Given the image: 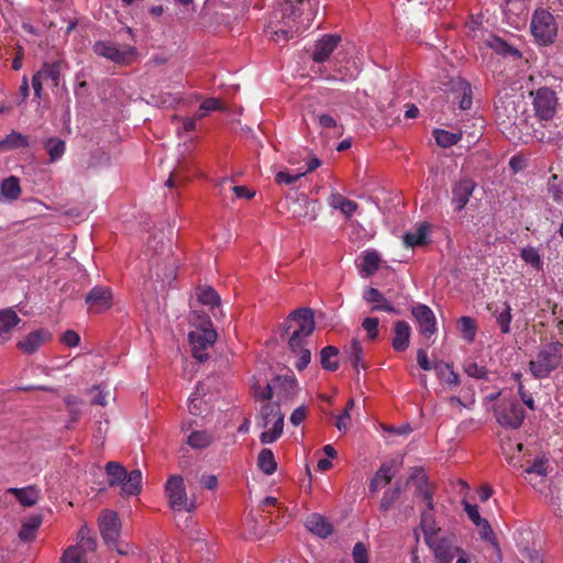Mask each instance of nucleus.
<instances>
[{"label":"nucleus","instance_id":"1","mask_svg":"<svg viewBox=\"0 0 563 563\" xmlns=\"http://www.w3.org/2000/svg\"><path fill=\"white\" fill-rule=\"evenodd\" d=\"M318 8L319 0H278L266 33L275 42L299 36L311 26Z\"/></svg>","mask_w":563,"mask_h":563},{"label":"nucleus","instance_id":"2","mask_svg":"<svg viewBox=\"0 0 563 563\" xmlns=\"http://www.w3.org/2000/svg\"><path fill=\"white\" fill-rule=\"evenodd\" d=\"M316 329L313 312L309 308L292 311L283 324L282 338L287 335L289 349L300 347Z\"/></svg>","mask_w":563,"mask_h":563},{"label":"nucleus","instance_id":"3","mask_svg":"<svg viewBox=\"0 0 563 563\" xmlns=\"http://www.w3.org/2000/svg\"><path fill=\"white\" fill-rule=\"evenodd\" d=\"M563 344L552 341L540 346L536 356L529 362V371L537 379L550 376L562 364Z\"/></svg>","mask_w":563,"mask_h":563},{"label":"nucleus","instance_id":"4","mask_svg":"<svg viewBox=\"0 0 563 563\" xmlns=\"http://www.w3.org/2000/svg\"><path fill=\"white\" fill-rule=\"evenodd\" d=\"M98 526L104 543L110 549L115 550L122 555L129 554L128 544L124 547L119 544L121 521L115 511L109 509L102 510L98 518Z\"/></svg>","mask_w":563,"mask_h":563},{"label":"nucleus","instance_id":"5","mask_svg":"<svg viewBox=\"0 0 563 563\" xmlns=\"http://www.w3.org/2000/svg\"><path fill=\"white\" fill-rule=\"evenodd\" d=\"M217 336L218 334L212 329L209 319L205 320L199 329L189 332L188 339L191 345V354L199 363L208 360L209 355L205 351L214 344Z\"/></svg>","mask_w":563,"mask_h":563},{"label":"nucleus","instance_id":"6","mask_svg":"<svg viewBox=\"0 0 563 563\" xmlns=\"http://www.w3.org/2000/svg\"><path fill=\"white\" fill-rule=\"evenodd\" d=\"M534 115L540 121H551L558 109L559 100L556 92L549 87H540L530 91Z\"/></svg>","mask_w":563,"mask_h":563},{"label":"nucleus","instance_id":"7","mask_svg":"<svg viewBox=\"0 0 563 563\" xmlns=\"http://www.w3.org/2000/svg\"><path fill=\"white\" fill-rule=\"evenodd\" d=\"M494 415L500 426L514 430L519 429L525 420V410L514 398H503L494 407Z\"/></svg>","mask_w":563,"mask_h":563},{"label":"nucleus","instance_id":"8","mask_svg":"<svg viewBox=\"0 0 563 563\" xmlns=\"http://www.w3.org/2000/svg\"><path fill=\"white\" fill-rule=\"evenodd\" d=\"M165 494L172 509L187 512L196 509V501L195 499L189 500L184 478L180 475L169 476L165 484Z\"/></svg>","mask_w":563,"mask_h":563},{"label":"nucleus","instance_id":"9","mask_svg":"<svg viewBox=\"0 0 563 563\" xmlns=\"http://www.w3.org/2000/svg\"><path fill=\"white\" fill-rule=\"evenodd\" d=\"M531 32L538 42L548 45L558 35V24L552 13L547 9H537L531 20Z\"/></svg>","mask_w":563,"mask_h":563},{"label":"nucleus","instance_id":"10","mask_svg":"<svg viewBox=\"0 0 563 563\" xmlns=\"http://www.w3.org/2000/svg\"><path fill=\"white\" fill-rule=\"evenodd\" d=\"M93 52L117 64L129 65L136 58V49L130 45H119L109 41H98L93 45Z\"/></svg>","mask_w":563,"mask_h":563},{"label":"nucleus","instance_id":"11","mask_svg":"<svg viewBox=\"0 0 563 563\" xmlns=\"http://www.w3.org/2000/svg\"><path fill=\"white\" fill-rule=\"evenodd\" d=\"M64 65L65 62L62 59L44 62L42 64L41 68L32 77V87L35 98H42L43 81L49 80L53 88L59 86Z\"/></svg>","mask_w":563,"mask_h":563},{"label":"nucleus","instance_id":"12","mask_svg":"<svg viewBox=\"0 0 563 563\" xmlns=\"http://www.w3.org/2000/svg\"><path fill=\"white\" fill-rule=\"evenodd\" d=\"M88 311L102 313L112 307V290L106 286H95L86 296Z\"/></svg>","mask_w":563,"mask_h":563},{"label":"nucleus","instance_id":"13","mask_svg":"<svg viewBox=\"0 0 563 563\" xmlns=\"http://www.w3.org/2000/svg\"><path fill=\"white\" fill-rule=\"evenodd\" d=\"M411 313L419 324V332L421 335L430 338L437 332L435 316L430 307L419 303L412 308Z\"/></svg>","mask_w":563,"mask_h":563},{"label":"nucleus","instance_id":"14","mask_svg":"<svg viewBox=\"0 0 563 563\" xmlns=\"http://www.w3.org/2000/svg\"><path fill=\"white\" fill-rule=\"evenodd\" d=\"M427 544L433 550L437 563H452L455 555L461 552V549L450 538H438L437 536Z\"/></svg>","mask_w":563,"mask_h":563},{"label":"nucleus","instance_id":"15","mask_svg":"<svg viewBox=\"0 0 563 563\" xmlns=\"http://www.w3.org/2000/svg\"><path fill=\"white\" fill-rule=\"evenodd\" d=\"M475 186V183L470 178H464L453 184L451 201L455 211H462L466 207Z\"/></svg>","mask_w":563,"mask_h":563},{"label":"nucleus","instance_id":"16","mask_svg":"<svg viewBox=\"0 0 563 563\" xmlns=\"http://www.w3.org/2000/svg\"><path fill=\"white\" fill-rule=\"evenodd\" d=\"M341 37L334 34L323 35L314 44V51L312 53V59L316 63H323L329 59L330 55L338 47Z\"/></svg>","mask_w":563,"mask_h":563},{"label":"nucleus","instance_id":"17","mask_svg":"<svg viewBox=\"0 0 563 563\" xmlns=\"http://www.w3.org/2000/svg\"><path fill=\"white\" fill-rule=\"evenodd\" d=\"M49 339L51 333L47 330L38 329L19 341L16 346L24 354H33Z\"/></svg>","mask_w":563,"mask_h":563},{"label":"nucleus","instance_id":"18","mask_svg":"<svg viewBox=\"0 0 563 563\" xmlns=\"http://www.w3.org/2000/svg\"><path fill=\"white\" fill-rule=\"evenodd\" d=\"M21 319L12 309L0 310V344L8 342Z\"/></svg>","mask_w":563,"mask_h":563},{"label":"nucleus","instance_id":"19","mask_svg":"<svg viewBox=\"0 0 563 563\" xmlns=\"http://www.w3.org/2000/svg\"><path fill=\"white\" fill-rule=\"evenodd\" d=\"M487 309L496 318L500 332L507 334L510 332V323L512 320L511 308L508 302H503L500 306L497 303H489Z\"/></svg>","mask_w":563,"mask_h":563},{"label":"nucleus","instance_id":"20","mask_svg":"<svg viewBox=\"0 0 563 563\" xmlns=\"http://www.w3.org/2000/svg\"><path fill=\"white\" fill-rule=\"evenodd\" d=\"M410 335V325L404 320H397L394 323L393 349L397 352L406 351L409 346Z\"/></svg>","mask_w":563,"mask_h":563},{"label":"nucleus","instance_id":"21","mask_svg":"<svg viewBox=\"0 0 563 563\" xmlns=\"http://www.w3.org/2000/svg\"><path fill=\"white\" fill-rule=\"evenodd\" d=\"M306 528L321 538H327L333 531L332 525L321 515L312 514L305 522Z\"/></svg>","mask_w":563,"mask_h":563},{"label":"nucleus","instance_id":"22","mask_svg":"<svg viewBox=\"0 0 563 563\" xmlns=\"http://www.w3.org/2000/svg\"><path fill=\"white\" fill-rule=\"evenodd\" d=\"M453 92L455 99H459V107L461 110H468L472 107V87L466 80L459 78L453 81Z\"/></svg>","mask_w":563,"mask_h":563},{"label":"nucleus","instance_id":"23","mask_svg":"<svg viewBox=\"0 0 563 563\" xmlns=\"http://www.w3.org/2000/svg\"><path fill=\"white\" fill-rule=\"evenodd\" d=\"M486 44L489 48H492L496 54L503 57H510L512 59H519L521 57L520 52L505 42L503 38L490 35L486 41Z\"/></svg>","mask_w":563,"mask_h":563},{"label":"nucleus","instance_id":"24","mask_svg":"<svg viewBox=\"0 0 563 563\" xmlns=\"http://www.w3.org/2000/svg\"><path fill=\"white\" fill-rule=\"evenodd\" d=\"M197 298L200 303L210 307V310L214 317H218L217 310H219L221 312L220 296L212 287H210V286L199 287L197 289Z\"/></svg>","mask_w":563,"mask_h":563},{"label":"nucleus","instance_id":"25","mask_svg":"<svg viewBox=\"0 0 563 563\" xmlns=\"http://www.w3.org/2000/svg\"><path fill=\"white\" fill-rule=\"evenodd\" d=\"M142 490V472L140 470H133L126 473V477L121 484L122 496H136Z\"/></svg>","mask_w":563,"mask_h":563},{"label":"nucleus","instance_id":"26","mask_svg":"<svg viewBox=\"0 0 563 563\" xmlns=\"http://www.w3.org/2000/svg\"><path fill=\"white\" fill-rule=\"evenodd\" d=\"M328 203L331 208L340 210L347 219L351 218L358 208L355 201L339 192H332L328 199Z\"/></svg>","mask_w":563,"mask_h":563},{"label":"nucleus","instance_id":"27","mask_svg":"<svg viewBox=\"0 0 563 563\" xmlns=\"http://www.w3.org/2000/svg\"><path fill=\"white\" fill-rule=\"evenodd\" d=\"M8 493L13 495L24 507L34 506L40 498V492L35 486H27L22 488L12 487L8 489Z\"/></svg>","mask_w":563,"mask_h":563},{"label":"nucleus","instance_id":"28","mask_svg":"<svg viewBox=\"0 0 563 563\" xmlns=\"http://www.w3.org/2000/svg\"><path fill=\"white\" fill-rule=\"evenodd\" d=\"M364 299L367 302L375 303L372 310L397 313L396 308L376 288L369 287L364 294Z\"/></svg>","mask_w":563,"mask_h":563},{"label":"nucleus","instance_id":"29","mask_svg":"<svg viewBox=\"0 0 563 563\" xmlns=\"http://www.w3.org/2000/svg\"><path fill=\"white\" fill-rule=\"evenodd\" d=\"M395 473L393 472V465L389 463H384L380 465L378 471L375 473L369 483L371 493H376L379 488L388 485Z\"/></svg>","mask_w":563,"mask_h":563},{"label":"nucleus","instance_id":"30","mask_svg":"<svg viewBox=\"0 0 563 563\" xmlns=\"http://www.w3.org/2000/svg\"><path fill=\"white\" fill-rule=\"evenodd\" d=\"M420 527L424 536L426 543H430L435 539L440 528L437 525L433 511L422 510L420 515Z\"/></svg>","mask_w":563,"mask_h":563},{"label":"nucleus","instance_id":"31","mask_svg":"<svg viewBox=\"0 0 563 563\" xmlns=\"http://www.w3.org/2000/svg\"><path fill=\"white\" fill-rule=\"evenodd\" d=\"M42 515H32L22 523L19 538L23 542H31L35 539V532L42 525Z\"/></svg>","mask_w":563,"mask_h":563},{"label":"nucleus","instance_id":"32","mask_svg":"<svg viewBox=\"0 0 563 563\" xmlns=\"http://www.w3.org/2000/svg\"><path fill=\"white\" fill-rule=\"evenodd\" d=\"M344 354L357 373L360 367L364 369L366 368V365L363 362V349L357 339H353L351 343L344 347Z\"/></svg>","mask_w":563,"mask_h":563},{"label":"nucleus","instance_id":"33","mask_svg":"<svg viewBox=\"0 0 563 563\" xmlns=\"http://www.w3.org/2000/svg\"><path fill=\"white\" fill-rule=\"evenodd\" d=\"M415 496L417 499H419L426 506L424 510H427V511L434 510L433 493L429 487L427 477L422 476L419 478L417 488L415 492Z\"/></svg>","mask_w":563,"mask_h":563},{"label":"nucleus","instance_id":"34","mask_svg":"<svg viewBox=\"0 0 563 563\" xmlns=\"http://www.w3.org/2000/svg\"><path fill=\"white\" fill-rule=\"evenodd\" d=\"M523 473L525 478L529 482H532V476H537L540 478V483H544L548 474V460L544 456L537 457Z\"/></svg>","mask_w":563,"mask_h":563},{"label":"nucleus","instance_id":"35","mask_svg":"<svg viewBox=\"0 0 563 563\" xmlns=\"http://www.w3.org/2000/svg\"><path fill=\"white\" fill-rule=\"evenodd\" d=\"M429 228L422 223L415 232L404 234V243L407 247L422 246L427 244Z\"/></svg>","mask_w":563,"mask_h":563},{"label":"nucleus","instance_id":"36","mask_svg":"<svg viewBox=\"0 0 563 563\" xmlns=\"http://www.w3.org/2000/svg\"><path fill=\"white\" fill-rule=\"evenodd\" d=\"M106 473L108 475V484L110 487L121 486L126 477V470L118 462H108L106 464Z\"/></svg>","mask_w":563,"mask_h":563},{"label":"nucleus","instance_id":"37","mask_svg":"<svg viewBox=\"0 0 563 563\" xmlns=\"http://www.w3.org/2000/svg\"><path fill=\"white\" fill-rule=\"evenodd\" d=\"M434 369L437 371L438 377L450 387H456L460 384L459 375L453 371L451 364L435 362Z\"/></svg>","mask_w":563,"mask_h":563},{"label":"nucleus","instance_id":"38","mask_svg":"<svg viewBox=\"0 0 563 563\" xmlns=\"http://www.w3.org/2000/svg\"><path fill=\"white\" fill-rule=\"evenodd\" d=\"M339 350L333 345H327L320 352V363L323 369L334 372L339 367L336 357Z\"/></svg>","mask_w":563,"mask_h":563},{"label":"nucleus","instance_id":"39","mask_svg":"<svg viewBox=\"0 0 563 563\" xmlns=\"http://www.w3.org/2000/svg\"><path fill=\"white\" fill-rule=\"evenodd\" d=\"M44 148L49 155V162L59 161L66 151V143L58 137H49L44 143Z\"/></svg>","mask_w":563,"mask_h":563},{"label":"nucleus","instance_id":"40","mask_svg":"<svg viewBox=\"0 0 563 563\" xmlns=\"http://www.w3.org/2000/svg\"><path fill=\"white\" fill-rule=\"evenodd\" d=\"M29 145V136L15 131H12L4 140L0 141V150L25 148Z\"/></svg>","mask_w":563,"mask_h":563},{"label":"nucleus","instance_id":"41","mask_svg":"<svg viewBox=\"0 0 563 563\" xmlns=\"http://www.w3.org/2000/svg\"><path fill=\"white\" fill-rule=\"evenodd\" d=\"M0 192L9 200H16L21 195L20 180L15 176H10L2 180Z\"/></svg>","mask_w":563,"mask_h":563},{"label":"nucleus","instance_id":"42","mask_svg":"<svg viewBox=\"0 0 563 563\" xmlns=\"http://www.w3.org/2000/svg\"><path fill=\"white\" fill-rule=\"evenodd\" d=\"M257 466L266 475H272L276 471L277 463L271 449H263L260 452L257 457Z\"/></svg>","mask_w":563,"mask_h":563},{"label":"nucleus","instance_id":"43","mask_svg":"<svg viewBox=\"0 0 563 563\" xmlns=\"http://www.w3.org/2000/svg\"><path fill=\"white\" fill-rule=\"evenodd\" d=\"M551 505L563 516V476H558L551 487Z\"/></svg>","mask_w":563,"mask_h":563},{"label":"nucleus","instance_id":"44","mask_svg":"<svg viewBox=\"0 0 563 563\" xmlns=\"http://www.w3.org/2000/svg\"><path fill=\"white\" fill-rule=\"evenodd\" d=\"M462 338L467 342H473L477 332L476 321L472 317H461L457 321Z\"/></svg>","mask_w":563,"mask_h":563},{"label":"nucleus","instance_id":"45","mask_svg":"<svg viewBox=\"0 0 563 563\" xmlns=\"http://www.w3.org/2000/svg\"><path fill=\"white\" fill-rule=\"evenodd\" d=\"M213 441V437L207 431H194L187 438V443L192 449H206Z\"/></svg>","mask_w":563,"mask_h":563},{"label":"nucleus","instance_id":"46","mask_svg":"<svg viewBox=\"0 0 563 563\" xmlns=\"http://www.w3.org/2000/svg\"><path fill=\"white\" fill-rule=\"evenodd\" d=\"M208 404L200 395V386H197L196 391L191 395L188 401L189 412L194 416H201L207 411Z\"/></svg>","mask_w":563,"mask_h":563},{"label":"nucleus","instance_id":"47","mask_svg":"<svg viewBox=\"0 0 563 563\" xmlns=\"http://www.w3.org/2000/svg\"><path fill=\"white\" fill-rule=\"evenodd\" d=\"M434 139L439 146L450 147V146L455 145L462 139V134L449 132L445 130H435Z\"/></svg>","mask_w":563,"mask_h":563},{"label":"nucleus","instance_id":"48","mask_svg":"<svg viewBox=\"0 0 563 563\" xmlns=\"http://www.w3.org/2000/svg\"><path fill=\"white\" fill-rule=\"evenodd\" d=\"M401 493V487L396 485L395 487L387 489L380 499L379 509L383 512H387L393 505L398 500Z\"/></svg>","mask_w":563,"mask_h":563},{"label":"nucleus","instance_id":"49","mask_svg":"<svg viewBox=\"0 0 563 563\" xmlns=\"http://www.w3.org/2000/svg\"><path fill=\"white\" fill-rule=\"evenodd\" d=\"M548 192L556 203H563V183L553 174L548 180Z\"/></svg>","mask_w":563,"mask_h":563},{"label":"nucleus","instance_id":"50","mask_svg":"<svg viewBox=\"0 0 563 563\" xmlns=\"http://www.w3.org/2000/svg\"><path fill=\"white\" fill-rule=\"evenodd\" d=\"M380 257L376 251H367L363 258V272L368 277L379 268Z\"/></svg>","mask_w":563,"mask_h":563},{"label":"nucleus","instance_id":"51","mask_svg":"<svg viewBox=\"0 0 563 563\" xmlns=\"http://www.w3.org/2000/svg\"><path fill=\"white\" fill-rule=\"evenodd\" d=\"M62 563H87L86 554L77 547L71 545L67 548L62 558Z\"/></svg>","mask_w":563,"mask_h":563},{"label":"nucleus","instance_id":"52","mask_svg":"<svg viewBox=\"0 0 563 563\" xmlns=\"http://www.w3.org/2000/svg\"><path fill=\"white\" fill-rule=\"evenodd\" d=\"M520 256H521L522 261L530 264L534 268L540 269L542 267L543 263H542L541 256L536 247H533V246L523 247L520 252Z\"/></svg>","mask_w":563,"mask_h":563},{"label":"nucleus","instance_id":"53","mask_svg":"<svg viewBox=\"0 0 563 563\" xmlns=\"http://www.w3.org/2000/svg\"><path fill=\"white\" fill-rule=\"evenodd\" d=\"M306 343H301L300 347L290 349V351L298 355V360L295 363V367L298 371L305 369L311 361V352L307 349Z\"/></svg>","mask_w":563,"mask_h":563},{"label":"nucleus","instance_id":"54","mask_svg":"<svg viewBox=\"0 0 563 563\" xmlns=\"http://www.w3.org/2000/svg\"><path fill=\"white\" fill-rule=\"evenodd\" d=\"M464 372L473 378L484 379L487 377L488 371L485 366L477 364L473 361H467L464 364Z\"/></svg>","mask_w":563,"mask_h":563},{"label":"nucleus","instance_id":"55","mask_svg":"<svg viewBox=\"0 0 563 563\" xmlns=\"http://www.w3.org/2000/svg\"><path fill=\"white\" fill-rule=\"evenodd\" d=\"M519 554L522 563H543L541 553L529 547H519Z\"/></svg>","mask_w":563,"mask_h":563},{"label":"nucleus","instance_id":"56","mask_svg":"<svg viewBox=\"0 0 563 563\" xmlns=\"http://www.w3.org/2000/svg\"><path fill=\"white\" fill-rule=\"evenodd\" d=\"M354 399H349L345 405L343 413L336 418L335 427L338 428L339 431H346L349 427V421L351 419L350 412L354 408Z\"/></svg>","mask_w":563,"mask_h":563},{"label":"nucleus","instance_id":"57","mask_svg":"<svg viewBox=\"0 0 563 563\" xmlns=\"http://www.w3.org/2000/svg\"><path fill=\"white\" fill-rule=\"evenodd\" d=\"M378 318L367 317L362 321V328L367 332V338L372 341L378 336Z\"/></svg>","mask_w":563,"mask_h":563},{"label":"nucleus","instance_id":"58","mask_svg":"<svg viewBox=\"0 0 563 563\" xmlns=\"http://www.w3.org/2000/svg\"><path fill=\"white\" fill-rule=\"evenodd\" d=\"M306 173L290 174L288 172H278L275 176V181L279 185H292L298 181Z\"/></svg>","mask_w":563,"mask_h":563},{"label":"nucleus","instance_id":"59","mask_svg":"<svg viewBox=\"0 0 563 563\" xmlns=\"http://www.w3.org/2000/svg\"><path fill=\"white\" fill-rule=\"evenodd\" d=\"M90 393L95 394L91 404L98 406H106L108 404L109 391L101 389L100 386L96 385L90 389Z\"/></svg>","mask_w":563,"mask_h":563},{"label":"nucleus","instance_id":"60","mask_svg":"<svg viewBox=\"0 0 563 563\" xmlns=\"http://www.w3.org/2000/svg\"><path fill=\"white\" fill-rule=\"evenodd\" d=\"M200 111L211 112V111H225V107L222 102L217 98H208L203 100L199 107Z\"/></svg>","mask_w":563,"mask_h":563},{"label":"nucleus","instance_id":"61","mask_svg":"<svg viewBox=\"0 0 563 563\" xmlns=\"http://www.w3.org/2000/svg\"><path fill=\"white\" fill-rule=\"evenodd\" d=\"M462 504L465 512L467 514V517L475 526L479 525L484 520V518L481 517L478 507L476 505H472L466 500H463Z\"/></svg>","mask_w":563,"mask_h":563},{"label":"nucleus","instance_id":"62","mask_svg":"<svg viewBox=\"0 0 563 563\" xmlns=\"http://www.w3.org/2000/svg\"><path fill=\"white\" fill-rule=\"evenodd\" d=\"M253 393L256 398L269 400L273 397V386L271 384H265L264 386L254 384Z\"/></svg>","mask_w":563,"mask_h":563},{"label":"nucleus","instance_id":"63","mask_svg":"<svg viewBox=\"0 0 563 563\" xmlns=\"http://www.w3.org/2000/svg\"><path fill=\"white\" fill-rule=\"evenodd\" d=\"M352 555L354 563H368L367 550L362 542H357L354 545Z\"/></svg>","mask_w":563,"mask_h":563},{"label":"nucleus","instance_id":"64","mask_svg":"<svg viewBox=\"0 0 563 563\" xmlns=\"http://www.w3.org/2000/svg\"><path fill=\"white\" fill-rule=\"evenodd\" d=\"M60 341L70 347L77 346L80 342L79 334L74 330H67L63 333Z\"/></svg>","mask_w":563,"mask_h":563}]
</instances>
